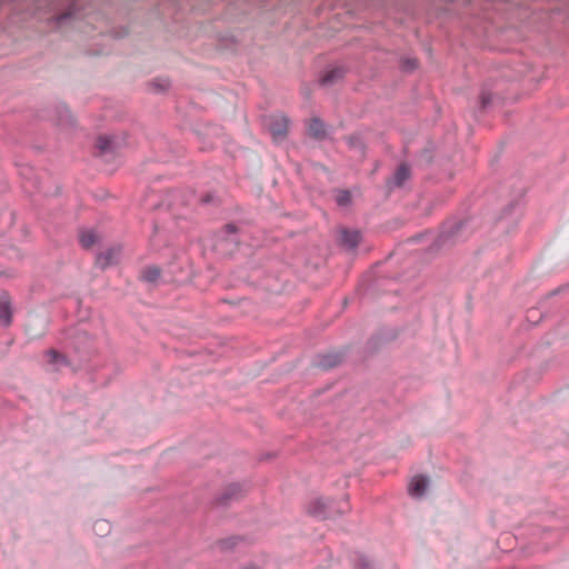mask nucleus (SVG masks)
Masks as SVG:
<instances>
[{"label": "nucleus", "mask_w": 569, "mask_h": 569, "mask_svg": "<svg viewBox=\"0 0 569 569\" xmlns=\"http://www.w3.org/2000/svg\"><path fill=\"white\" fill-rule=\"evenodd\" d=\"M350 511L348 499L335 501L329 498L318 497L307 505V512L321 520L333 519Z\"/></svg>", "instance_id": "1"}, {"label": "nucleus", "mask_w": 569, "mask_h": 569, "mask_svg": "<svg viewBox=\"0 0 569 569\" xmlns=\"http://www.w3.org/2000/svg\"><path fill=\"white\" fill-rule=\"evenodd\" d=\"M465 221H450L443 224L439 236L431 246V250H439L453 246L465 239L463 229Z\"/></svg>", "instance_id": "2"}, {"label": "nucleus", "mask_w": 569, "mask_h": 569, "mask_svg": "<svg viewBox=\"0 0 569 569\" xmlns=\"http://www.w3.org/2000/svg\"><path fill=\"white\" fill-rule=\"evenodd\" d=\"M127 149L126 132L109 134V172L118 170L124 163Z\"/></svg>", "instance_id": "3"}, {"label": "nucleus", "mask_w": 569, "mask_h": 569, "mask_svg": "<svg viewBox=\"0 0 569 569\" xmlns=\"http://www.w3.org/2000/svg\"><path fill=\"white\" fill-rule=\"evenodd\" d=\"M288 126L289 118L284 114H273L266 120V128L276 143H279L286 139L288 133Z\"/></svg>", "instance_id": "4"}, {"label": "nucleus", "mask_w": 569, "mask_h": 569, "mask_svg": "<svg viewBox=\"0 0 569 569\" xmlns=\"http://www.w3.org/2000/svg\"><path fill=\"white\" fill-rule=\"evenodd\" d=\"M496 81H486L480 89L479 93V112H485L493 106V103L501 99L500 96L495 91Z\"/></svg>", "instance_id": "5"}, {"label": "nucleus", "mask_w": 569, "mask_h": 569, "mask_svg": "<svg viewBox=\"0 0 569 569\" xmlns=\"http://www.w3.org/2000/svg\"><path fill=\"white\" fill-rule=\"evenodd\" d=\"M246 490L240 483H229L223 491L217 496L216 503L220 507H228L231 502L238 501L244 496Z\"/></svg>", "instance_id": "6"}, {"label": "nucleus", "mask_w": 569, "mask_h": 569, "mask_svg": "<svg viewBox=\"0 0 569 569\" xmlns=\"http://www.w3.org/2000/svg\"><path fill=\"white\" fill-rule=\"evenodd\" d=\"M362 240V233L358 229L342 228L339 230L338 243L340 247L348 251H353L358 248Z\"/></svg>", "instance_id": "7"}, {"label": "nucleus", "mask_w": 569, "mask_h": 569, "mask_svg": "<svg viewBox=\"0 0 569 569\" xmlns=\"http://www.w3.org/2000/svg\"><path fill=\"white\" fill-rule=\"evenodd\" d=\"M411 177V170L408 163H401L392 177H390L387 182L386 187L388 190H392L393 188H400L405 184L406 181H408Z\"/></svg>", "instance_id": "8"}, {"label": "nucleus", "mask_w": 569, "mask_h": 569, "mask_svg": "<svg viewBox=\"0 0 569 569\" xmlns=\"http://www.w3.org/2000/svg\"><path fill=\"white\" fill-rule=\"evenodd\" d=\"M78 240L82 249L91 250L101 242L102 237L92 228H81L78 231Z\"/></svg>", "instance_id": "9"}, {"label": "nucleus", "mask_w": 569, "mask_h": 569, "mask_svg": "<svg viewBox=\"0 0 569 569\" xmlns=\"http://www.w3.org/2000/svg\"><path fill=\"white\" fill-rule=\"evenodd\" d=\"M57 124L62 129H73L77 126V120L64 103H60L56 108Z\"/></svg>", "instance_id": "10"}, {"label": "nucleus", "mask_w": 569, "mask_h": 569, "mask_svg": "<svg viewBox=\"0 0 569 569\" xmlns=\"http://www.w3.org/2000/svg\"><path fill=\"white\" fill-rule=\"evenodd\" d=\"M343 355L340 352H328L318 355L313 365L317 368L329 370L337 367L342 361Z\"/></svg>", "instance_id": "11"}, {"label": "nucleus", "mask_w": 569, "mask_h": 569, "mask_svg": "<svg viewBox=\"0 0 569 569\" xmlns=\"http://www.w3.org/2000/svg\"><path fill=\"white\" fill-rule=\"evenodd\" d=\"M429 485V478L427 476L415 477L409 487L408 492L412 498H422L427 491Z\"/></svg>", "instance_id": "12"}, {"label": "nucleus", "mask_w": 569, "mask_h": 569, "mask_svg": "<svg viewBox=\"0 0 569 569\" xmlns=\"http://www.w3.org/2000/svg\"><path fill=\"white\" fill-rule=\"evenodd\" d=\"M346 74V69L342 67H335L327 70L319 79V83L323 87H330L338 83Z\"/></svg>", "instance_id": "13"}, {"label": "nucleus", "mask_w": 569, "mask_h": 569, "mask_svg": "<svg viewBox=\"0 0 569 569\" xmlns=\"http://www.w3.org/2000/svg\"><path fill=\"white\" fill-rule=\"evenodd\" d=\"M308 133L316 140H325L328 137L327 124L318 117L311 118L308 126Z\"/></svg>", "instance_id": "14"}, {"label": "nucleus", "mask_w": 569, "mask_h": 569, "mask_svg": "<svg viewBox=\"0 0 569 569\" xmlns=\"http://www.w3.org/2000/svg\"><path fill=\"white\" fill-rule=\"evenodd\" d=\"M0 321L4 327L10 326L12 322V308L7 297L0 298Z\"/></svg>", "instance_id": "15"}, {"label": "nucleus", "mask_w": 569, "mask_h": 569, "mask_svg": "<svg viewBox=\"0 0 569 569\" xmlns=\"http://www.w3.org/2000/svg\"><path fill=\"white\" fill-rule=\"evenodd\" d=\"M90 342V338L86 332H78L73 339V347L74 350L79 353H84L87 356H90L93 352V349L91 346H88L86 348H81V345H88Z\"/></svg>", "instance_id": "16"}, {"label": "nucleus", "mask_w": 569, "mask_h": 569, "mask_svg": "<svg viewBox=\"0 0 569 569\" xmlns=\"http://www.w3.org/2000/svg\"><path fill=\"white\" fill-rule=\"evenodd\" d=\"M353 569H376L375 562L363 553L357 552L352 559Z\"/></svg>", "instance_id": "17"}, {"label": "nucleus", "mask_w": 569, "mask_h": 569, "mask_svg": "<svg viewBox=\"0 0 569 569\" xmlns=\"http://www.w3.org/2000/svg\"><path fill=\"white\" fill-rule=\"evenodd\" d=\"M160 276H161V269L159 267L149 266L142 271L140 278L144 282L156 283L159 280Z\"/></svg>", "instance_id": "18"}, {"label": "nucleus", "mask_w": 569, "mask_h": 569, "mask_svg": "<svg viewBox=\"0 0 569 569\" xmlns=\"http://www.w3.org/2000/svg\"><path fill=\"white\" fill-rule=\"evenodd\" d=\"M347 143L350 149L356 150L360 156L365 154L366 143L360 134H351L347 138Z\"/></svg>", "instance_id": "19"}, {"label": "nucleus", "mask_w": 569, "mask_h": 569, "mask_svg": "<svg viewBox=\"0 0 569 569\" xmlns=\"http://www.w3.org/2000/svg\"><path fill=\"white\" fill-rule=\"evenodd\" d=\"M47 357L49 358V362L52 365L59 366H69V359L63 353L59 352L56 349H49L46 351Z\"/></svg>", "instance_id": "20"}, {"label": "nucleus", "mask_w": 569, "mask_h": 569, "mask_svg": "<svg viewBox=\"0 0 569 569\" xmlns=\"http://www.w3.org/2000/svg\"><path fill=\"white\" fill-rule=\"evenodd\" d=\"M150 86L156 92H164L170 88L171 82L167 78H156L150 82Z\"/></svg>", "instance_id": "21"}, {"label": "nucleus", "mask_w": 569, "mask_h": 569, "mask_svg": "<svg viewBox=\"0 0 569 569\" xmlns=\"http://www.w3.org/2000/svg\"><path fill=\"white\" fill-rule=\"evenodd\" d=\"M77 11H78L77 6L74 3H72L69 6V8L64 12L56 16L54 20L57 23H62L63 21L74 17Z\"/></svg>", "instance_id": "22"}, {"label": "nucleus", "mask_w": 569, "mask_h": 569, "mask_svg": "<svg viewBox=\"0 0 569 569\" xmlns=\"http://www.w3.org/2000/svg\"><path fill=\"white\" fill-rule=\"evenodd\" d=\"M336 202L339 207H348L351 203V193L348 190H339Z\"/></svg>", "instance_id": "23"}, {"label": "nucleus", "mask_w": 569, "mask_h": 569, "mask_svg": "<svg viewBox=\"0 0 569 569\" xmlns=\"http://www.w3.org/2000/svg\"><path fill=\"white\" fill-rule=\"evenodd\" d=\"M418 67V60L416 58H406L402 60V69L407 72L416 70Z\"/></svg>", "instance_id": "24"}, {"label": "nucleus", "mask_w": 569, "mask_h": 569, "mask_svg": "<svg viewBox=\"0 0 569 569\" xmlns=\"http://www.w3.org/2000/svg\"><path fill=\"white\" fill-rule=\"evenodd\" d=\"M121 247L118 248H109V266L112 263H117L119 261L120 254H121Z\"/></svg>", "instance_id": "25"}, {"label": "nucleus", "mask_w": 569, "mask_h": 569, "mask_svg": "<svg viewBox=\"0 0 569 569\" xmlns=\"http://www.w3.org/2000/svg\"><path fill=\"white\" fill-rule=\"evenodd\" d=\"M238 538H229L220 541L221 549H231L236 546V541Z\"/></svg>", "instance_id": "26"}, {"label": "nucleus", "mask_w": 569, "mask_h": 569, "mask_svg": "<svg viewBox=\"0 0 569 569\" xmlns=\"http://www.w3.org/2000/svg\"><path fill=\"white\" fill-rule=\"evenodd\" d=\"M96 264L99 266L102 270L107 268V254L99 253L96 258Z\"/></svg>", "instance_id": "27"}, {"label": "nucleus", "mask_w": 569, "mask_h": 569, "mask_svg": "<svg viewBox=\"0 0 569 569\" xmlns=\"http://www.w3.org/2000/svg\"><path fill=\"white\" fill-rule=\"evenodd\" d=\"M98 149L103 153L107 150V137L100 136L97 142Z\"/></svg>", "instance_id": "28"}, {"label": "nucleus", "mask_w": 569, "mask_h": 569, "mask_svg": "<svg viewBox=\"0 0 569 569\" xmlns=\"http://www.w3.org/2000/svg\"><path fill=\"white\" fill-rule=\"evenodd\" d=\"M223 231L227 236H232V234L237 233L238 228L234 223H228L224 226Z\"/></svg>", "instance_id": "29"}, {"label": "nucleus", "mask_w": 569, "mask_h": 569, "mask_svg": "<svg viewBox=\"0 0 569 569\" xmlns=\"http://www.w3.org/2000/svg\"><path fill=\"white\" fill-rule=\"evenodd\" d=\"M381 341V338L380 337H372L368 345L369 347L372 349V350H376L378 348V343Z\"/></svg>", "instance_id": "30"}, {"label": "nucleus", "mask_w": 569, "mask_h": 569, "mask_svg": "<svg viewBox=\"0 0 569 569\" xmlns=\"http://www.w3.org/2000/svg\"><path fill=\"white\" fill-rule=\"evenodd\" d=\"M211 199H212V197L208 194V196L203 197L202 201L208 203L211 201Z\"/></svg>", "instance_id": "31"}, {"label": "nucleus", "mask_w": 569, "mask_h": 569, "mask_svg": "<svg viewBox=\"0 0 569 569\" xmlns=\"http://www.w3.org/2000/svg\"><path fill=\"white\" fill-rule=\"evenodd\" d=\"M559 291H560V289L552 290V291L549 293V296H555V295H557Z\"/></svg>", "instance_id": "32"}, {"label": "nucleus", "mask_w": 569, "mask_h": 569, "mask_svg": "<svg viewBox=\"0 0 569 569\" xmlns=\"http://www.w3.org/2000/svg\"><path fill=\"white\" fill-rule=\"evenodd\" d=\"M243 569H259V568L256 566H248V567H244Z\"/></svg>", "instance_id": "33"}, {"label": "nucleus", "mask_w": 569, "mask_h": 569, "mask_svg": "<svg viewBox=\"0 0 569 569\" xmlns=\"http://www.w3.org/2000/svg\"><path fill=\"white\" fill-rule=\"evenodd\" d=\"M512 207H513V203H510V204L508 206V210H509V209H511Z\"/></svg>", "instance_id": "34"}]
</instances>
